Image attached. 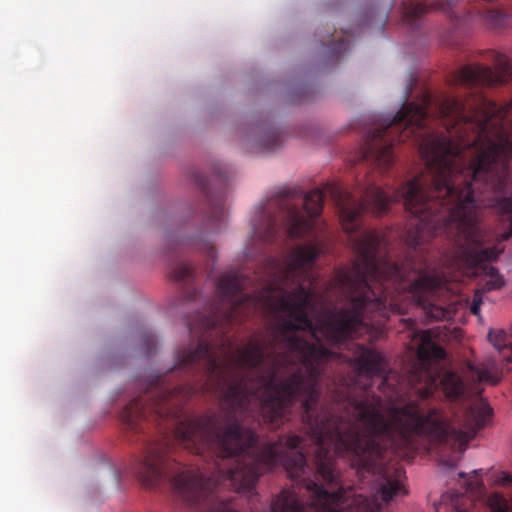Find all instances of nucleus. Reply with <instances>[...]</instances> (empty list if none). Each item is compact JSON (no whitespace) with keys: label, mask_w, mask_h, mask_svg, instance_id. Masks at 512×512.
Instances as JSON below:
<instances>
[{"label":"nucleus","mask_w":512,"mask_h":512,"mask_svg":"<svg viewBox=\"0 0 512 512\" xmlns=\"http://www.w3.org/2000/svg\"><path fill=\"white\" fill-rule=\"evenodd\" d=\"M297 195L296 190L281 191L262 208L259 223L254 227L255 239L283 245L313 230L314 219L322 213L325 195L319 188L304 194L303 210L292 202Z\"/></svg>","instance_id":"f03ea898"},{"label":"nucleus","mask_w":512,"mask_h":512,"mask_svg":"<svg viewBox=\"0 0 512 512\" xmlns=\"http://www.w3.org/2000/svg\"><path fill=\"white\" fill-rule=\"evenodd\" d=\"M427 10V5L420 0H405L403 2V20L411 27H417V21Z\"/></svg>","instance_id":"20e7f679"},{"label":"nucleus","mask_w":512,"mask_h":512,"mask_svg":"<svg viewBox=\"0 0 512 512\" xmlns=\"http://www.w3.org/2000/svg\"><path fill=\"white\" fill-rule=\"evenodd\" d=\"M263 148L272 150L280 145V135L276 130H269L266 139L262 143Z\"/></svg>","instance_id":"6e6552de"},{"label":"nucleus","mask_w":512,"mask_h":512,"mask_svg":"<svg viewBox=\"0 0 512 512\" xmlns=\"http://www.w3.org/2000/svg\"><path fill=\"white\" fill-rule=\"evenodd\" d=\"M171 276L179 282L188 283L193 278V268L185 262L177 263L171 271Z\"/></svg>","instance_id":"0eeeda50"},{"label":"nucleus","mask_w":512,"mask_h":512,"mask_svg":"<svg viewBox=\"0 0 512 512\" xmlns=\"http://www.w3.org/2000/svg\"><path fill=\"white\" fill-rule=\"evenodd\" d=\"M479 311H480V302H477L476 300H474L471 305V312L474 315H477L479 313Z\"/></svg>","instance_id":"f8f14e48"},{"label":"nucleus","mask_w":512,"mask_h":512,"mask_svg":"<svg viewBox=\"0 0 512 512\" xmlns=\"http://www.w3.org/2000/svg\"><path fill=\"white\" fill-rule=\"evenodd\" d=\"M446 501V496H443L442 497V502L440 503V509L443 507V502Z\"/></svg>","instance_id":"a211bd4d"},{"label":"nucleus","mask_w":512,"mask_h":512,"mask_svg":"<svg viewBox=\"0 0 512 512\" xmlns=\"http://www.w3.org/2000/svg\"><path fill=\"white\" fill-rule=\"evenodd\" d=\"M446 1H447V5H449L451 7L454 5L453 0H446Z\"/></svg>","instance_id":"dca6fc26"},{"label":"nucleus","mask_w":512,"mask_h":512,"mask_svg":"<svg viewBox=\"0 0 512 512\" xmlns=\"http://www.w3.org/2000/svg\"><path fill=\"white\" fill-rule=\"evenodd\" d=\"M225 317H226V322L228 321V318L230 317L228 311L226 310V314H225Z\"/></svg>","instance_id":"412c9836"},{"label":"nucleus","mask_w":512,"mask_h":512,"mask_svg":"<svg viewBox=\"0 0 512 512\" xmlns=\"http://www.w3.org/2000/svg\"><path fill=\"white\" fill-rule=\"evenodd\" d=\"M387 398H388V400H389L391 403H393V402H395V401H397V400H398V396H396V397H393V396H387Z\"/></svg>","instance_id":"4468645a"},{"label":"nucleus","mask_w":512,"mask_h":512,"mask_svg":"<svg viewBox=\"0 0 512 512\" xmlns=\"http://www.w3.org/2000/svg\"><path fill=\"white\" fill-rule=\"evenodd\" d=\"M225 281H226V292H227L228 291V285H229V282H230L229 277H228L227 274H226Z\"/></svg>","instance_id":"2eb2a0df"},{"label":"nucleus","mask_w":512,"mask_h":512,"mask_svg":"<svg viewBox=\"0 0 512 512\" xmlns=\"http://www.w3.org/2000/svg\"><path fill=\"white\" fill-rule=\"evenodd\" d=\"M387 383V379L383 378L381 381V385L384 386Z\"/></svg>","instance_id":"6ab92c4d"},{"label":"nucleus","mask_w":512,"mask_h":512,"mask_svg":"<svg viewBox=\"0 0 512 512\" xmlns=\"http://www.w3.org/2000/svg\"><path fill=\"white\" fill-rule=\"evenodd\" d=\"M323 46H327L329 50V56L331 58L338 57L344 52H346L349 48V43L346 38H340L337 41L334 39V35L331 34L328 36L326 41H322Z\"/></svg>","instance_id":"423d86ee"},{"label":"nucleus","mask_w":512,"mask_h":512,"mask_svg":"<svg viewBox=\"0 0 512 512\" xmlns=\"http://www.w3.org/2000/svg\"><path fill=\"white\" fill-rule=\"evenodd\" d=\"M187 302L202 305L187 319L191 341L178 349L168 375H160L145 395L123 409L121 419L134 433L150 425L158 430L145 438L135 470L146 487L163 481L189 506L200 512H224V417L211 413L191 418L185 402L198 393L224 400V278H217L213 298L196 289L185 293Z\"/></svg>","instance_id":"f257e3e1"},{"label":"nucleus","mask_w":512,"mask_h":512,"mask_svg":"<svg viewBox=\"0 0 512 512\" xmlns=\"http://www.w3.org/2000/svg\"><path fill=\"white\" fill-rule=\"evenodd\" d=\"M145 342L147 345L145 353L147 355H149L154 351V349L156 347V339H155L154 335H152V334L146 335Z\"/></svg>","instance_id":"9d476101"},{"label":"nucleus","mask_w":512,"mask_h":512,"mask_svg":"<svg viewBox=\"0 0 512 512\" xmlns=\"http://www.w3.org/2000/svg\"><path fill=\"white\" fill-rule=\"evenodd\" d=\"M472 370L475 372V375L479 382H490L492 384L497 383V381L494 380L493 376L491 375V373L489 371L479 370V369H474V368H472Z\"/></svg>","instance_id":"1a4fd4ad"},{"label":"nucleus","mask_w":512,"mask_h":512,"mask_svg":"<svg viewBox=\"0 0 512 512\" xmlns=\"http://www.w3.org/2000/svg\"><path fill=\"white\" fill-rule=\"evenodd\" d=\"M457 503H458V495H456V498L451 497V504H452L451 512H468L465 509L459 508Z\"/></svg>","instance_id":"9b49d317"},{"label":"nucleus","mask_w":512,"mask_h":512,"mask_svg":"<svg viewBox=\"0 0 512 512\" xmlns=\"http://www.w3.org/2000/svg\"><path fill=\"white\" fill-rule=\"evenodd\" d=\"M459 476H460L461 478H464V477H466V474H465L464 472H460V473H459Z\"/></svg>","instance_id":"aec40b11"},{"label":"nucleus","mask_w":512,"mask_h":512,"mask_svg":"<svg viewBox=\"0 0 512 512\" xmlns=\"http://www.w3.org/2000/svg\"><path fill=\"white\" fill-rule=\"evenodd\" d=\"M496 482L504 487H512V475L503 472ZM487 504L490 512H512L508 505L507 499L500 493L494 492L488 496Z\"/></svg>","instance_id":"7ed1b4c3"},{"label":"nucleus","mask_w":512,"mask_h":512,"mask_svg":"<svg viewBox=\"0 0 512 512\" xmlns=\"http://www.w3.org/2000/svg\"><path fill=\"white\" fill-rule=\"evenodd\" d=\"M474 14L483 17L493 28H506L512 26V15L496 9L477 10Z\"/></svg>","instance_id":"39448f33"},{"label":"nucleus","mask_w":512,"mask_h":512,"mask_svg":"<svg viewBox=\"0 0 512 512\" xmlns=\"http://www.w3.org/2000/svg\"><path fill=\"white\" fill-rule=\"evenodd\" d=\"M443 463H444L446 466L450 467V468L455 467V464H454V463H452V462H451V461H449V460H445V461H443Z\"/></svg>","instance_id":"ddd939ff"},{"label":"nucleus","mask_w":512,"mask_h":512,"mask_svg":"<svg viewBox=\"0 0 512 512\" xmlns=\"http://www.w3.org/2000/svg\"><path fill=\"white\" fill-rule=\"evenodd\" d=\"M473 483L471 481L467 482V486L469 489H472L473 488Z\"/></svg>","instance_id":"f3484780"},{"label":"nucleus","mask_w":512,"mask_h":512,"mask_svg":"<svg viewBox=\"0 0 512 512\" xmlns=\"http://www.w3.org/2000/svg\"><path fill=\"white\" fill-rule=\"evenodd\" d=\"M225 512H230L227 506H226V510H225Z\"/></svg>","instance_id":"4be33fe9"}]
</instances>
